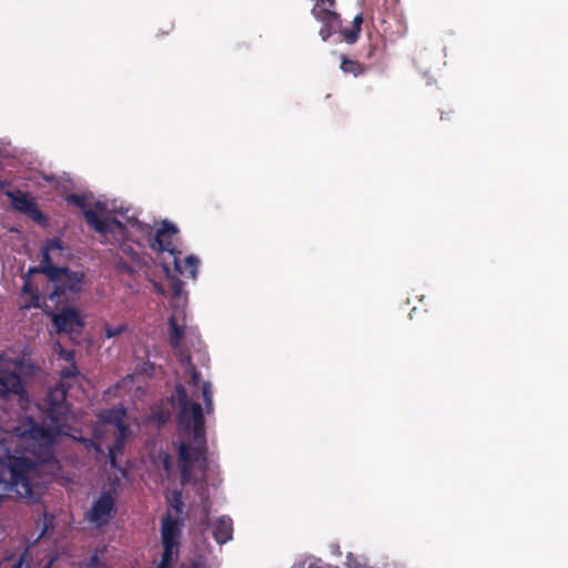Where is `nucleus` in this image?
<instances>
[{
    "mask_svg": "<svg viewBox=\"0 0 568 568\" xmlns=\"http://www.w3.org/2000/svg\"><path fill=\"white\" fill-rule=\"evenodd\" d=\"M176 402L178 435V467L181 475V484L194 481L193 469L197 467L203 474L207 469V440L205 418L202 406L192 400L185 387L176 384L172 397Z\"/></svg>",
    "mask_w": 568,
    "mask_h": 568,
    "instance_id": "f257e3e1",
    "label": "nucleus"
},
{
    "mask_svg": "<svg viewBox=\"0 0 568 568\" xmlns=\"http://www.w3.org/2000/svg\"><path fill=\"white\" fill-rule=\"evenodd\" d=\"M37 464L24 456H13L9 453L0 457V481L10 487L21 497L33 494L32 474Z\"/></svg>",
    "mask_w": 568,
    "mask_h": 568,
    "instance_id": "f03ea898",
    "label": "nucleus"
},
{
    "mask_svg": "<svg viewBox=\"0 0 568 568\" xmlns=\"http://www.w3.org/2000/svg\"><path fill=\"white\" fill-rule=\"evenodd\" d=\"M52 272L54 275L49 280L53 284V291L49 295L50 300L60 297L73 300L82 291L85 282L84 272L57 265H53Z\"/></svg>",
    "mask_w": 568,
    "mask_h": 568,
    "instance_id": "7ed1b4c3",
    "label": "nucleus"
},
{
    "mask_svg": "<svg viewBox=\"0 0 568 568\" xmlns=\"http://www.w3.org/2000/svg\"><path fill=\"white\" fill-rule=\"evenodd\" d=\"M115 514L116 503L114 493L109 490L102 491L93 501L90 510L85 515V518L97 528H102L109 524Z\"/></svg>",
    "mask_w": 568,
    "mask_h": 568,
    "instance_id": "20e7f679",
    "label": "nucleus"
},
{
    "mask_svg": "<svg viewBox=\"0 0 568 568\" xmlns=\"http://www.w3.org/2000/svg\"><path fill=\"white\" fill-rule=\"evenodd\" d=\"M87 223L94 229L100 235L108 237L113 235L116 241H121L126 236V226L118 219H100L98 213L92 209L83 211Z\"/></svg>",
    "mask_w": 568,
    "mask_h": 568,
    "instance_id": "39448f33",
    "label": "nucleus"
},
{
    "mask_svg": "<svg viewBox=\"0 0 568 568\" xmlns=\"http://www.w3.org/2000/svg\"><path fill=\"white\" fill-rule=\"evenodd\" d=\"M52 322L59 334H68L71 338L73 334L80 335L84 327V321L74 307H64L54 313Z\"/></svg>",
    "mask_w": 568,
    "mask_h": 568,
    "instance_id": "423d86ee",
    "label": "nucleus"
},
{
    "mask_svg": "<svg viewBox=\"0 0 568 568\" xmlns=\"http://www.w3.org/2000/svg\"><path fill=\"white\" fill-rule=\"evenodd\" d=\"M178 232L179 230L174 224L164 221L156 230L150 244L151 247L159 252H168L172 257L182 254L174 243Z\"/></svg>",
    "mask_w": 568,
    "mask_h": 568,
    "instance_id": "0eeeda50",
    "label": "nucleus"
},
{
    "mask_svg": "<svg viewBox=\"0 0 568 568\" xmlns=\"http://www.w3.org/2000/svg\"><path fill=\"white\" fill-rule=\"evenodd\" d=\"M63 243L60 239H49L41 247V258L39 265L30 266L24 276L31 277V275L33 274H43L49 281L50 276L54 275V273L52 272L54 263L53 257L51 256V252H61L63 251Z\"/></svg>",
    "mask_w": 568,
    "mask_h": 568,
    "instance_id": "6e6552de",
    "label": "nucleus"
},
{
    "mask_svg": "<svg viewBox=\"0 0 568 568\" xmlns=\"http://www.w3.org/2000/svg\"><path fill=\"white\" fill-rule=\"evenodd\" d=\"M8 196L11 199L14 210L24 213L40 225H44L47 223V216L39 210L34 200L30 199L27 193H22L20 191L9 192Z\"/></svg>",
    "mask_w": 568,
    "mask_h": 568,
    "instance_id": "1a4fd4ad",
    "label": "nucleus"
},
{
    "mask_svg": "<svg viewBox=\"0 0 568 568\" xmlns=\"http://www.w3.org/2000/svg\"><path fill=\"white\" fill-rule=\"evenodd\" d=\"M182 521L170 513L161 520V536L163 548L179 550Z\"/></svg>",
    "mask_w": 568,
    "mask_h": 568,
    "instance_id": "9d476101",
    "label": "nucleus"
},
{
    "mask_svg": "<svg viewBox=\"0 0 568 568\" xmlns=\"http://www.w3.org/2000/svg\"><path fill=\"white\" fill-rule=\"evenodd\" d=\"M24 386L21 376L9 368L0 367V396L22 395Z\"/></svg>",
    "mask_w": 568,
    "mask_h": 568,
    "instance_id": "9b49d317",
    "label": "nucleus"
},
{
    "mask_svg": "<svg viewBox=\"0 0 568 568\" xmlns=\"http://www.w3.org/2000/svg\"><path fill=\"white\" fill-rule=\"evenodd\" d=\"M28 548H7L0 555V568H23Z\"/></svg>",
    "mask_w": 568,
    "mask_h": 568,
    "instance_id": "f8f14e48",
    "label": "nucleus"
},
{
    "mask_svg": "<svg viewBox=\"0 0 568 568\" xmlns=\"http://www.w3.org/2000/svg\"><path fill=\"white\" fill-rule=\"evenodd\" d=\"M182 254L173 256L174 270L182 276L195 280L200 261L197 257L190 255L181 260Z\"/></svg>",
    "mask_w": 568,
    "mask_h": 568,
    "instance_id": "ddd939ff",
    "label": "nucleus"
},
{
    "mask_svg": "<svg viewBox=\"0 0 568 568\" xmlns=\"http://www.w3.org/2000/svg\"><path fill=\"white\" fill-rule=\"evenodd\" d=\"M233 524L227 517H221L214 525L213 536L217 544H225L232 539Z\"/></svg>",
    "mask_w": 568,
    "mask_h": 568,
    "instance_id": "4468645a",
    "label": "nucleus"
},
{
    "mask_svg": "<svg viewBox=\"0 0 568 568\" xmlns=\"http://www.w3.org/2000/svg\"><path fill=\"white\" fill-rule=\"evenodd\" d=\"M185 334V325L179 324L175 316L169 318V344L173 349L181 347Z\"/></svg>",
    "mask_w": 568,
    "mask_h": 568,
    "instance_id": "2eb2a0df",
    "label": "nucleus"
},
{
    "mask_svg": "<svg viewBox=\"0 0 568 568\" xmlns=\"http://www.w3.org/2000/svg\"><path fill=\"white\" fill-rule=\"evenodd\" d=\"M314 18L322 23H341V16L335 12L332 8L324 7L315 1L312 9Z\"/></svg>",
    "mask_w": 568,
    "mask_h": 568,
    "instance_id": "dca6fc26",
    "label": "nucleus"
},
{
    "mask_svg": "<svg viewBox=\"0 0 568 568\" xmlns=\"http://www.w3.org/2000/svg\"><path fill=\"white\" fill-rule=\"evenodd\" d=\"M363 21V14L358 13L354 17L351 28H343L339 30L345 42L353 44L357 41L362 31Z\"/></svg>",
    "mask_w": 568,
    "mask_h": 568,
    "instance_id": "f3484780",
    "label": "nucleus"
},
{
    "mask_svg": "<svg viewBox=\"0 0 568 568\" xmlns=\"http://www.w3.org/2000/svg\"><path fill=\"white\" fill-rule=\"evenodd\" d=\"M339 68L344 73H351L354 77L363 75L368 69L365 64L361 63L359 61L349 59L344 54L341 55Z\"/></svg>",
    "mask_w": 568,
    "mask_h": 568,
    "instance_id": "a211bd4d",
    "label": "nucleus"
},
{
    "mask_svg": "<svg viewBox=\"0 0 568 568\" xmlns=\"http://www.w3.org/2000/svg\"><path fill=\"white\" fill-rule=\"evenodd\" d=\"M125 416V410L123 408H111L104 410L101 415L102 419L105 423L116 425L118 427L123 428L122 422Z\"/></svg>",
    "mask_w": 568,
    "mask_h": 568,
    "instance_id": "6ab92c4d",
    "label": "nucleus"
},
{
    "mask_svg": "<svg viewBox=\"0 0 568 568\" xmlns=\"http://www.w3.org/2000/svg\"><path fill=\"white\" fill-rule=\"evenodd\" d=\"M163 268L169 280V288L172 297L179 298L182 294L184 283L176 276L170 274V267L168 265H163Z\"/></svg>",
    "mask_w": 568,
    "mask_h": 568,
    "instance_id": "aec40b11",
    "label": "nucleus"
},
{
    "mask_svg": "<svg viewBox=\"0 0 568 568\" xmlns=\"http://www.w3.org/2000/svg\"><path fill=\"white\" fill-rule=\"evenodd\" d=\"M202 390V397L205 405V410L207 414H211L213 412V393H212V386L210 382H202L201 385Z\"/></svg>",
    "mask_w": 568,
    "mask_h": 568,
    "instance_id": "412c9836",
    "label": "nucleus"
},
{
    "mask_svg": "<svg viewBox=\"0 0 568 568\" xmlns=\"http://www.w3.org/2000/svg\"><path fill=\"white\" fill-rule=\"evenodd\" d=\"M22 293L29 295L32 300V305L37 306L39 302V293L37 287L32 284L31 277L23 276Z\"/></svg>",
    "mask_w": 568,
    "mask_h": 568,
    "instance_id": "4be33fe9",
    "label": "nucleus"
},
{
    "mask_svg": "<svg viewBox=\"0 0 568 568\" xmlns=\"http://www.w3.org/2000/svg\"><path fill=\"white\" fill-rule=\"evenodd\" d=\"M179 550L163 548L162 558L156 568H171L174 557H176Z\"/></svg>",
    "mask_w": 568,
    "mask_h": 568,
    "instance_id": "5701e85b",
    "label": "nucleus"
},
{
    "mask_svg": "<svg viewBox=\"0 0 568 568\" xmlns=\"http://www.w3.org/2000/svg\"><path fill=\"white\" fill-rule=\"evenodd\" d=\"M129 331V326L126 324H121L119 326H112L108 323L104 324V337L113 338Z\"/></svg>",
    "mask_w": 568,
    "mask_h": 568,
    "instance_id": "b1692460",
    "label": "nucleus"
},
{
    "mask_svg": "<svg viewBox=\"0 0 568 568\" xmlns=\"http://www.w3.org/2000/svg\"><path fill=\"white\" fill-rule=\"evenodd\" d=\"M123 449V438L118 437L114 444L109 448V459L111 466H116V456L120 454Z\"/></svg>",
    "mask_w": 568,
    "mask_h": 568,
    "instance_id": "393cba45",
    "label": "nucleus"
},
{
    "mask_svg": "<svg viewBox=\"0 0 568 568\" xmlns=\"http://www.w3.org/2000/svg\"><path fill=\"white\" fill-rule=\"evenodd\" d=\"M55 352L61 359L68 363H75V352L73 349H65L61 344H57Z\"/></svg>",
    "mask_w": 568,
    "mask_h": 568,
    "instance_id": "a878e982",
    "label": "nucleus"
},
{
    "mask_svg": "<svg viewBox=\"0 0 568 568\" xmlns=\"http://www.w3.org/2000/svg\"><path fill=\"white\" fill-rule=\"evenodd\" d=\"M189 379L187 383L194 387H197L201 383V373L196 369L195 366H191V368L185 371Z\"/></svg>",
    "mask_w": 568,
    "mask_h": 568,
    "instance_id": "bb28decb",
    "label": "nucleus"
},
{
    "mask_svg": "<svg viewBox=\"0 0 568 568\" xmlns=\"http://www.w3.org/2000/svg\"><path fill=\"white\" fill-rule=\"evenodd\" d=\"M341 27V23H323V27L320 30L321 38L326 41L337 28Z\"/></svg>",
    "mask_w": 568,
    "mask_h": 568,
    "instance_id": "cd10ccee",
    "label": "nucleus"
},
{
    "mask_svg": "<svg viewBox=\"0 0 568 568\" xmlns=\"http://www.w3.org/2000/svg\"><path fill=\"white\" fill-rule=\"evenodd\" d=\"M80 374L77 363H70L69 367L62 368L60 371V377L62 379H68L71 377H75Z\"/></svg>",
    "mask_w": 568,
    "mask_h": 568,
    "instance_id": "c85d7f7f",
    "label": "nucleus"
},
{
    "mask_svg": "<svg viewBox=\"0 0 568 568\" xmlns=\"http://www.w3.org/2000/svg\"><path fill=\"white\" fill-rule=\"evenodd\" d=\"M67 202L70 203V204H74L77 205L78 207L84 210L88 202H87V197L84 195H79V194H70L67 196Z\"/></svg>",
    "mask_w": 568,
    "mask_h": 568,
    "instance_id": "c756f323",
    "label": "nucleus"
},
{
    "mask_svg": "<svg viewBox=\"0 0 568 568\" xmlns=\"http://www.w3.org/2000/svg\"><path fill=\"white\" fill-rule=\"evenodd\" d=\"M85 566L88 568H99L101 566L99 550H94V552L88 559Z\"/></svg>",
    "mask_w": 568,
    "mask_h": 568,
    "instance_id": "7c9ffc66",
    "label": "nucleus"
},
{
    "mask_svg": "<svg viewBox=\"0 0 568 568\" xmlns=\"http://www.w3.org/2000/svg\"><path fill=\"white\" fill-rule=\"evenodd\" d=\"M179 362L182 366H185L186 369L191 368V366H194L192 363V356L189 352H181Z\"/></svg>",
    "mask_w": 568,
    "mask_h": 568,
    "instance_id": "2f4dec72",
    "label": "nucleus"
},
{
    "mask_svg": "<svg viewBox=\"0 0 568 568\" xmlns=\"http://www.w3.org/2000/svg\"><path fill=\"white\" fill-rule=\"evenodd\" d=\"M172 506L175 508L176 511H179V513L182 511L183 501L181 499V494L180 493L175 494Z\"/></svg>",
    "mask_w": 568,
    "mask_h": 568,
    "instance_id": "473e14b6",
    "label": "nucleus"
},
{
    "mask_svg": "<svg viewBox=\"0 0 568 568\" xmlns=\"http://www.w3.org/2000/svg\"><path fill=\"white\" fill-rule=\"evenodd\" d=\"M316 2H318L320 4L324 6V7H328V8H334L335 6V0H315Z\"/></svg>",
    "mask_w": 568,
    "mask_h": 568,
    "instance_id": "72a5a7b5",
    "label": "nucleus"
},
{
    "mask_svg": "<svg viewBox=\"0 0 568 568\" xmlns=\"http://www.w3.org/2000/svg\"><path fill=\"white\" fill-rule=\"evenodd\" d=\"M397 2H398V0H384V6L388 10V9H392L393 7H395Z\"/></svg>",
    "mask_w": 568,
    "mask_h": 568,
    "instance_id": "f704fd0d",
    "label": "nucleus"
},
{
    "mask_svg": "<svg viewBox=\"0 0 568 568\" xmlns=\"http://www.w3.org/2000/svg\"><path fill=\"white\" fill-rule=\"evenodd\" d=\"M59 388H60V390H61V396L64 398V397H65V394H67V392H68V386H65V384H64L63 382H61V383L59 384Z\"/></svg>",
    "mask_w": 568,
    "mask_h": 568,
    "instance_id": "c9c22d12",
    "label": "nucleus"
},
{
    "mask_svg": "<svg viewBox=\"0 0 568 568\" xmlns=\"http://www.w3.org/2000/svg\"><path fill=\"white\" fill-rule=\"evenodd\" d=\"M398 22H400V27H402V30L399 31V37H403L406 34L407 32V27L405 26L404 22H402L400 20H398Z\"/></svg>",
    "mask_w": 568,
    "mask_h": 568,
    "instance_id": "e433bc0d",
    "label": "nucleus"
},
{
    "mask_svg": "<svg viewBox=\"0 0 568 568\" xmlns=\"http://www.w3.org/2000/svg\"><path fill=\"white\" fill-rule=\"evenodd\" d=\"M170 465H171V462H170L169 457H165V459H164V468L169 469Z\"/></svg>",
    "mask_w": 568,
    "mask_h": 568,
    "instance_id": "4c0bfd02",
    "label": "nucleus"
}]
</instances>
